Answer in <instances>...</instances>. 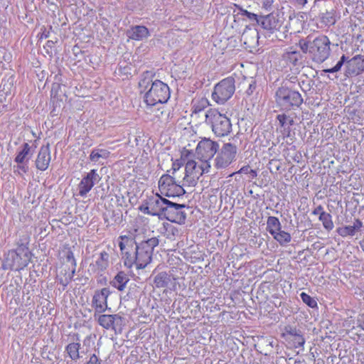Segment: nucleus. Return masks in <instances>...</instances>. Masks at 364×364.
Listing matches in <instances>:
<instances>
[{
	"mask_svg": "<svg viewBox=\"0 0 364 364\" xmlns=\"http://www.w3.org/2000/svg\"><path fill=\"white\" fill-rule=\"evenodd\" d=\"M118 240L122 259L124 266L129 269L134 265L136 269L145 268L151 262L154 249L159 242L155 237L139 243L127 235H120Z\"/></svg>",
	"mask_w": 364,
	"mask_h": 364,
	"instance_id": "obj_1",
	"label": "nucleus"
},
{
	"mask_svg": "<svg viewBox=\"0 0 364 364\" xmlns=\"http://www.w3.org/2000/svg\"><path fill=\"white\" fill-rule=\"evenodd\" d=\"M154 75L152 71H145L139 82L140 92H145L144 102L150 107L162 105L170 97L168 86L159 80H154Z\"/></svg>",
	"mask_w": 364,
	"mask_h": 364,
	"instance_id": "obj_2",
	"label": "nucleus"
},
{
	"mask_svg": "<svg viewBox=\"0 0 364 364\" xmlns=\"http://www.w3.org/2000/svg\"><path fill=\"white\" fill-rule=\"evenodd\" d=\"M330 45L328 38L323 35H320L313 40L309 36L306 41H299L301 50L305 53H309L312 60L319 63L324 62L329 56Z\"/></svg>",
	"mask_w": 364,
	"mask_h": 364,
	"instance_id": "obj_3",
	"label": "nucleus"
},
{
	"mask_svg": "<svg viewBox=\"0 0 364 364\" xmlns=\"http://www.w3.org/2000/svg\"><path fill=\"white\" fill-rule=\"evenodd\" d=\"M274 100L277 107L284 112L294 110L304 102V99L299 92L289 88L287 83H282L276 90Z\"/></svg>",
	"mask_w": 364,
	"mask_h": 364,
	"instance_id": "obj_4",
	"label": "nucleus"
},
{
	"mask_svg": "<svg viewBox=\"0 0 364 364\" xmlns=\"http://www.w3.org/2000/svg\"><path fill=\"white\" fill-rule=\"evenodd\" d=\"M31 259V252L28 247L21 244L16 250H9L4 257V269L20 271L26 267Z\"/></svg>",
	"mask_w": 364,
	"mask_h": 364,
	"instance_id": "obj_5",
	"label": "nucleus"
},
{
	"mask_svg": "<svg viewBox=\"0 0 364 364\" xmlns=\"http://www.w3.org/2000/svg\"><path fill=\"white\" fill-rule=\"evenodd\" d=\"M205 123L211 127L213 132L218 137H224L232 132L230 119L216 109H209L205 112Z\"/></svg>",
	"mask_w": 364,
	"mask_h": 364,
	"instance_id": "obj_6",
	"label": "nucleus"
},
{
	"mask_svg": "<svg viewBox=\"0 0 364 364\" xmlns=\"http://www.w3.org/2000/svg\"><path fill=\"white\" fill-rule=\"evenodd\" d=\"M181 177L164 174L159 181V188L162 195L166 197L181 196L186 193L181 184L180 178Z\"/></svg>",
	"mask_w": 364,
	"mask_h": 364,
	"instance_id": "obj_7",
	"label": "nucleus"
},
{
	"mask_svg": "<svg viewBox=\"0 0 364 364\" xmlns=\"http://www.w3.org/2000/svg\"><path fill=\"white\" fill-rule=\"evenodd\" d=\"M235 90V79L231 77L225 78L214 87L212 98L216 103L223 105L232 96Z\"/></svg>",
	"mask_w": 364,
	"mask_h": 364,
	"instance_id": "obj_8",
	"label": "nucleus"
},
{
	"mask_svg": "<svg viewBox=\"0 0 364 364\" xmlns=\"http://www.w3.org/2000/svg\"><path fill=\"white\" fill-rule=\"evenodd\" d=\"M217 153L214 160L215 168H225L236 160L237 146L230 142L225 143Z\"/></svg>",
	"mask_w": 364,
	"mask_h": 364,
	"instance_id": "obj_9",
	"label": "nucleus"
},
{
	"mask_svg": "<svg viewBox=\"0 0 364 364\" xmlns=\"http://www.w3.org/2000/svg\"><path fill=\"white\" fill-rule=\"evenodd\" d=\"M219 149V144L217 141L209 138L202 139L198 144L196 149V156L201 161L209 162L215 155Z\"/></svg>",
	"mask_w": 364,
	"mask_h": 364,
	"instance_id": "obj_10",
	"label": "nucleus"
},
{
	"mask_svg": "<svg viewBox=\"0 0 364 364\" xmlns=\"http://www.w3.org/2000/svg\"><path fill=\"white\" fill-rule=\"evenodd\" d=\"M284 14L279 11H274L267 15L262 16L260 25L261 27L274 33L279 31L284 23Z\"/></svg>",
	"mask_w": 364,
	"mask_h": 364,
	"instance_id": "obj_11",
	"label": "nucleus"
},
{
	"mask_svg": "<svg viewBox=\"0 0 364 364\" xmlns=\"http://www.w3.org/2000/svg\"><path fill=\"white\" fill-rule=\"evenodd\" d=\"M186 207V205L184 204H178L169 200L163 218L172 223L184 224L186 219V213L183 209Z\"/></svg>",
	"mask_w": 364,
	"mask_h": 364,
	"instance_id": "obj_12",
	"label": "nucleus"
},
{
	"mask_svg": "<svg viewBox=\"0 0 364 364\" xmlns=\"http://www.w3.org/2000/svg\"><path fill=\"white\" fill-rule=\"evenodd\" d=\"M111 291L109 288L105 287L100 290H96L92 296V307L96 315L105 312L108 308L107 299Z\"/></svg>",
	"mask_w": 364,
	"mask_h": 364,
	"instance_id": "obj_13",
	"label": "nucleus"
},
{
	"mask_svg": "<svg viewBox=\"0 0 364 364\" xmlns=\"http://www.w3.org/2000/svg\"><path fill=\"white\" fill-rule=\"evenodd\" d=\"M364 71V54L357 55L348 60L346 65L345 75L348 77L356 76Z\"/></svg>",
	"mask_w": 364,
	"mask_h": 364,
	"instance_id": "obj_14",
	"label": "nucleus"
},
{
	"mask_svg": "<svg viewBox=\"0 0 364 364\" xmlns=\"http://www.w3.org/2000/svg\"><path fill=\"white\" fill-rule=\"evenodd\" d=\"M147 200L150 204V209L153 212V215L159 216V218H163L165 209L166 208L169 200L163 198L158 193L149 196Z\"/></svg>",
	"mask_w": 364,
	"mask_h": 364,
	"instance_id": "obj_15",
	"label": "nucleus"
},
{
	"mask_svg": "<svg viewBox=\"0 0 364 364\" xmlns=\"http://www.w3.org/2000/svg\"><path fill=\"white\" fill-rule=\"evenodd\" d=\"M94 318L98 324L106 329H116V326L121 325L122 318L118 314H102L96 315L94 313Z\"/></svg>",
	"mask_w": 364,
	"mask_h": 364,
	"instance_id": "obj_16",
	"label": "nucleus"
},
{
	"mask_svg": "<svg viewBox=\"0 0 364 364\" xmlns=\"http://www.w3.org/2000/svg\"><path fill=\"white\" fill-rule=\"evenodd\" d=\"M100 179L96 170H91L85 177L82 178L78 185L79 195L85 196L92 189L95 183Z\"/></svg>",
	"mask_w": 364,
	"mask_h": 364,
	"instance_id": "obj_17",
	"label": "nucleus"
},
{
	"mask_svg": "<svg viewBox=\"0 0 364 364\" xmlns=\"http://www.w3.org/2000/svg\"><path fill=\"white\" fill-rule=\"evenodd\" d=\"M259 32L255 28L247 26L241 36V41L249 48H255L258 46Z\"/></svg>",
	"mask_w": 364,
	"mask_h": 364,
	"instance_id": "obj_18",
	"label": "nucleus"
},
{
	"mask_svg": "<svg viewBox=\"0 0 364 364\" xmlns=\"http://www.w3.org/2000/svg\"><path fill=\"white\" fill-rule=\"evenodd\" d=\"M50 151L49 144L41 147L36 160V166L40 171H46L50 162Z\"/></svg>",
	"mask_w": 364,
	"mask_h": 364,
	"instance_id": "obj_19",
	"label": "nucleus"
},
{
	"mask_svg": "<svg viewBox=\"0 0 364 364\" xmlns=\"http://www.w3.org/2000/svg\"><path fill=\"white\" fill-rule=\"evenodd\" d=\"M78 335L76 336V341L68 343L65 348V352L73 361H77L83 357L85 352L82 349Z\"/></svg>",
	"mask_w": 364,
	"mask_h": 364,
	"instance_id": "obj_20",
	"label": "nucleus"
},
{
	"mask_svg": "<svg viewBox=\"0 0 364 364\" xmlns=\"http://www.w3.org/2000/svg\"><path fill=\"white\" fill-rule=\"evenodd\" d=\"M75 273V268L70 267L67 264L63 265L56 279L58 282L62 285L63 290L71 282Z\"/></svg>",
	"mask_w": 364,
	"mask_h": 364,
	"instance_id": "obj_21",
	"label": "nucleus"
},
{
	"mask_svg": "<svg viewBox=\"0 0 364 364\" xmlns=\"http://www.w3.org/2000/svg\"><path fill=\"white\" fill-rule=\"evenodd\" d=\"M33 154L32 146L28 143H23L18 151L14 161L16 164L28 163Z\"/></svg>",
	"mask_w": 364,
	"mask_h": 364,
	"instance_id": "obj_22",
	"label": "nucleus"
},
{
	"mask_svg": "<svg viewBox=\"0 0 364 364\" xmlns=\"http://www.w3.org/2000/svg\"><path fill=\"white\" fill-rule=\"evenodd\" d=\"M127 36L133 40L141 41L149 36V30L144 26H135L127 31Z\"/></svg>",
	"mask_w": 364,
	"mask_h": 364,
	"instance_id": "obj_23",
	"label": "nucleus"
},
{
	"mask_svg": "<svg viewBox=\"0 0 364 364\" xmlns=\"http://www.w3.org/2000/svg\"><path fill=\"white\" fill-rule=\"evenodd\" d=\"M172 280L175 281L176 278L166 272H161L155 276L154 284L156 288H166L169 286Z\"/></svg>",
	"mask_w": 364,
	"mask_h": 364,
	"instance_id": "obj_24",
	"label": "nucleus"
},
{
	"mask_svg": "<svg viewBox=\"0 0 364 364\" xmlns=\"http://www.w3.org/2000/svg\"><path fill=\"white\" fill-rule=\"evenodd\" d=\"M235 6L238 10V14L241 16L245 17L244 20L249 21L253 26L260 25L262 16H259L256 14L250 12L247 10L243 9L240 5L235 4Z\"/></svg>",
	"mask_w": 364,
	"mask_h": 364,
	"instance_id": "obj_25",
	"label": "nucleus"
},
{
	"mask_svg": "<svg viewBox=\"0 0 364 364\" xmlns=\"http://www.w3.org/2000/svg\"><path fill=\"white\" fill-rule=\"evenodd\" d=\"M129 281V278L128 275L125 272L121 271L119 272L110 282V284L119 291H122L126 288V285Z\"/></svg>",
	"mask_w": 364,
	"mask_h": 364,
	"instance_id": "obj_26",
	"label": "nucleus"
},
{
	"mask_svg": "<svg viewBox=\"0 0 364 364\" xmlns=\"http://www.w3.org/2000/svg\"><path fill=\"white\" fill-rule=\"evenodd\" d=\"M302 58L301 54L299 51L286 52L282 55V60L287 65L296 66Z\"/></svg>",
	"mask_w": 364,
	"mask_h": 364,
	"instance_id": "obj_27",
	"label": "nucleus"
},
{
	"mask_svg": "<svg viewBox=\"0 0 364 364\" xmlns=\"http://www.w3.org/2000/svg\"><path fill=\"white\" fill-rule=\"evenodd\" d=\"M281 228V223L277 217H268L267 220V230L272 235L279 231Z\"/></svg>",
	"mask_w": 364,
	"mask_h": 364,
	"instance_id": "obj_28",
	"label": "nucleus"
},
{
	"mask_svg": "<svg viewBox=\"0 0 364 364\" xmlns=\"http://www.w3.org/2000/svg\"><path fill=\"white\" fill-rule=\"evenodd\" d=\"M110 155V152L105 149L96 148L94 149L90 155V159L94 162H98L100 159H106Z\"/></svg>",
	"mask_w": 364,
	"mask_h": 364,
	"instance_id": "obj_29",
	"label": "nucleus"
},
{
	"mask_svg": "<svg viewBox=\"0 0 364 364\" xmlns=\"http://www.w3.org/2000/svg\"><path fill=\"white\" fill-rule=\"evenodd\" d=\"M301 331L297 329L296 327H294L291 325H287L284 327L282 329V333L281 334L282 338H283L287 341L291 339L294 336H296Z\"/></svg>",
	"mask_w": 364,
	"mask_h": 364,
	"instance_id": "obj_30",
	"label": "nucleus"
},
{
	"mask_svg": "<svg viewBox=\"0 0 364 364\" xmlns=\"http://www.w3.org/2000/svg\"><path fill=\"white\" fill-rule=\"evenodd\" d=\"M274 239L276 240L281 245H284L291 241V235L284 230H280L272 235Z\"/></svg>",
	"mask_w": 364,
	"mask_h": 364,
	"instance_id": "obj_31",
	"label": "nucleus"
},
{
	"mask_svg": "<svg viewBox=\"0 0 364 364\" xmlns=\"http://www.w3.org/2000/svg\"><path fill=\"white\" fill-rule=\"evenodd\" d=\"M109 257V254L105 251L100 253V257L95 262L99 270L103 271L108 267Z\"/></svg>",
	"mask_w": 364,
	"mask_h": 364,
	"instance_id": "obj_32",
	"label": "nucleus"
},
{
	"mask_svg": "<svg viewBox=\"0 0 364 364\" xmlns=\"http://www.w3.org/2000/svg\"><path fill=\"white\" fill-rule=\"evenodd\" d=\"M319 220L322 222L323 228L327 230L330 231L333 230L334 225L332 221V216L331 214L326 213L321 214L318 218Z\"/></svg>",
	"mask_w": 364,
	"mask_h": 364,
	"instance_id": "obj_33",
	"label": "nucleus"
},
{
	"mask_svg": "<svg viewBox=\"0 0 364 364\" xmlns=\"http://www.w3.org/2000/svg\"><path fill=\"white\" fill-rule=\"evenodd\" d=\"M347 61H348V58L345 55H343L341 57L340 60L337 62V63L336 64L335 66H333L331 68L323 69L322 70V72L325 73H337L341 70V69L343 67V65H344V63H346Z\"/></svg>",
	"mask_w": 364,
	"mask_h": 364,
	"instance_id": "obj_34",
	"label": "nucleus"
},
{
	"mask_svg": "<svg viewBox=\"0 0 364 364\" xmlns=\"http://www.w3.org/2000/svg\"><path fill=\"white\" fill-rule=\"evenodd\" d=\"M202 164L200 165L197 164V168H196V173L192 174L193 178H197L200 176H202L205 173H208L210 168V162L201 161Z\"/></svg>",
	"mask_w": 364,
	"mask_h": 364,
	"instance_id": "obj_35",
	"label": "nucleus"
},
{
	"mask_svg": "<svg viewBox=\"0 0 364 364\" xmlns=\"http://www.w3.org/2000/svg\"><path fill=\"white\" fill-rule=\"evenodd\" d=\"M197 163L193 160H188L185 167V175L183 179H187L190 176L196 173Z\"/></svg>",
	"mask_w": 364,
	"mask_h": 364,
	"instance_id": "obj_36",
	"label": "nucleus"
},
{
	"mask_svg": "<svg viewBox=\"0 0 364 364\" xmlns=\"http://www.w3.org/2000/svg\"><path fill=\"white\" fill-rule=\"evenodd\" d=\"M336 232L339 235H341L343 237H347V236H353L355 234V231L352 228L351 225H348L345 227L338 228L336 230Z\"/></svg>",
	"mask_w": 364,
	"mask_h": 364,
	"instance_id": "obj_37",
	"label": "nucleus"
},
{
	"mask_svg": "<svg viewBox=\"0 0 364 364\" xmlns=\"http://www.w3.org/2000/svg\"><path fill=\"white\" fill-rule=\"evenodd\" d=\"M300 297L304 303H305L308 306L311 308H316L317 307V302L316 301L307 294L306 293L302 292L300 294Z\"/></svg>",
	"mask_w": 364,
	"mask_h": 364,
	"instance_id": "obj_38",
	"label": "nucleus"
},
{
	"mask_svg": "<svg viewBox=\"0 0 364 364\" xmlns=\"http://www.w3.org/2000/svg\"><path fill=\"white\" fill-rule=\"evenodd\" d=\"M289 341L293 342L294 347L295 348L303 347L305 343V338H304L301 331L297 333L296 336H294Z\"/></svg>",
	"mask_w": 364,
	"mask_h": 364,
	"instance_id": "obj_39",
	"label": "nucleus"
},
{
	"mask_svg": "<svg viewBox=\"0 0 364 364\" xmlns=\"http://www.w3.org/2000/svg\"><path fill=\"white\" fill-rule=\"evenodd\" d=\"M28 170V167L27 166V163L17 164L16 166H14V173L23 176V173H26Z\"/></svg>",
	"mask_w": 364,
	"mask_h": 364,
	"instance_id": "obj_40",
	"label": "nucleus"
},
{
	"mask_svg": "<svg viewBox=\"0 0 364 364\" xmlns=\"http://www.w3.org/2000/svg\"><path fill=\"white\" fill-rule=\"evenodd\" d=\"M322 21L326 25H333L335 23V18L332 12L326 11L322 15Z\"/></svg>",
	"mask_w": 364,
	"mask_h": 364,
	"instance_id": "obj_41",
	"label": "nucleus"
},
{
	"mask_svg": "<svg viewBox=\"0 0 364 364\" xmlns=\"http://www.w3.org/2000/svg\"><path fill=\"white\" fill-rule=\"evenodd\" d=\"M61 86L60 84H53L51 89V98L53 100V102H55V100H58V92L60 90Z\"/></svg>",
	"mask_w": 364,
	"mask_h": 364,
	"instance_id": "obj_42",
	"label": "nucleus"
},
{
	"mask_svg": "<svg viewBox=\"0 0 364 364\" xmlns=\"http://www.w3.org/2000/svg\"><path fill=\"white\" fill-rule=\"evenodd\" d=\"M139 210L144 213L153 215V212L150 209V204L147 199L144 202V203L141 205H140Z\"/></svg>",
	"mask_w": 364,
	"mask_h": 364,
	"instance_id": "obj_43",
	"label": "nucleus"
},
{
	"mask_svg": "<svg viewBox=\"0 0 364 364\" xmlns=\"http://www.w3.org/2000/svg\"><path fill=\"white\" fill-rule=\"evenodd\" d=\"M66 260L68 262H70L71 267H73V268L76 269L77 263H76V260H75V259L74 257L73 252L72 251L69 250L67 252Z\"/></svg>",
	"mask_w": 364,
	"mask_h": 364,
	"instance_id": "obj_44",
	"label": "nucleus"
},
{
	"mask_svg": "<svg viewBox=\"0 0 364 364\" xmlns=\"http://www.w3.org/2000/svg\"><path fill=\"white\" fill-rule=\"evenodd\" d=\"M181 166H182L181 161H180L178 160H176V161H174L172 164V168H171L172 175L171 176H175L176 173L180 171Z\"/></svg>",
	"mask_w": 364,
	"mask_h": 364,
	"instance_id": "obj_45",
	"label": "nucleus"
},
{
	"mask_svg": "<svg viewBox=\"0 0 364 364\" xmlns=\"http://www.w3.org/2000/svg\"><path fill=\"white\" fill-rule=\"evenodd\" d=\"M85 364H102V360L95 354H92Z\"/></svg>",
	"mask_w": 364,
	"mask_h": 364,
	"instance_id": "obj_46",
	"label": "nucleus"
},
{
	"mask_svg": "<svg viewBox=\"0 0 364 364\" xmlns=\"http://www.w3.org/2000/svg\"><path fill=\"white\" fill-rule=\"evenodd\" d=\"M277 119L279 121V124L284 127L287 123L288 117L285 114H278Z\"/></svg>",
	"mask_w": 364,
	"mask_h": 364,
	"instance_id": "obj_47",
	"label": "nucleus"
},
{
	"mask_svg": "<svg viewBox=\"0 0 364 364\" xmlns=\"http://www.w3.org/2000/svg\"><path fill=\"white\" fill-rule=\"evenodd\" d=\"M112 214L115 217L114 223L119 224L122 220V215L120 212L116 213L114 210L112 212Z\"/></svg>",
	"mask_w": 364,
	"mask_h": 364,
	"instance_id": "obj_48",
	"label": "nucleus"
},
{
	"mask_svg": "<svg viewBox=\"0 0 364 364\" xmlns=\"http://www.w3.org/2000/svg\"><path fill=\"white\" fill-rule=\"evenodd\" d=\"M352 228L354 229V230L355 232L358 231L360 230V228H362L363 226V223L361 222V220H360L359 219H356L354 223H353V225H351Z\"/></svg>",
	"mask_w": 364,
	"mask_h": 364,
	"instance_id": "obj_49",
	"label": "nucleus"
},
{
	"mask_svg": "<svg viewBox=\"0 0 364 364\" xmlns=\"http://www.w3.org/2000/svg\"><path fill=\"white\" fill-rule=\"evenodd\" d=\"M262 7L265 9H269L272 7L274 0H261Z\"/></svg>",
	"mask_w": 364,
	"mask_h": 364,
	"instance_id": "obj_50",
	"label": "nucleus"
},
{
	"mask_svg": "<svg viewBox=\"0 0 364 364\" xmlns=\"http://www.w3.org/2000/svg\"><path fill=\"white\" fill-rule=\"evenodd\" d=\"M323 213H326V212L323 210V208L322 207V205H318L313 211H312V214L313 215H321V214Z\"/></svg>",
	"mask_w": 364,
	"mask_h": 364,
	"instance_id": "obj_51",
	"label": "nucleus"
},
{
	"mask_svg": "<svg viewBox=\"0 0 364 364\" xmlns=\"http://www.w3.org/2000/svg\"><path fill=\"white\" fill-rule=\"evenodd\" d=\"M250 169L251 168H250V166H248V165L244 166L237 172H236L235 173H245V174H247L248 173H250Z\"/></svg>",
	"mask_w": 364,
	"mask_h": 364,
	"instance_id": "obj_52",
	"label": "nucleus"
},
{
	"mask_svg": "<svg viewBox=\"0 0 364 364\" xmlns=\"http://www.w3.org/2000/svg\"><path fill=\"white\" fill-rule=\"evenodd\" d=\"M256 85L255 83L253 82L252 83H250L249 85V88L247 90V93L250 95L252 94L253 91L255 90Z\"/></svg>",
	"mask_w": 364,
	"mask_h": 364,
	"instance_id": "obj_53",
	"label": "nucleus"
},
{
	"mask_svg": "<svg viewBox=\"0 0 364 364\" xmlns=\"http://www.w3.org/2000/svg\"><path fill=\"white\" fill-rule=\"evenodd\" d=\"M164 113L166 114V116H167V117H168V115H169V112H165L164 110L161 111V112H160V113H157V114H156V116L158 118H159V119H162V118L164 117Z\"/></svg>",
	"mask_w": 364,
	"mask_h": 364,
	"instance_id": "obj_54",
	"label": "nucleus"
},
{
	"mask_svg": "<svg viewBox=\"0 0 364 364\" xmlns=\"http://www.w3.org/2000/svg\"><path fill=\"white\" fill-rule=\"evenodd\" d=\"M250 175V177L253 179L255 178L257 176V173L256 170L250 169V173H248Z\"/></svg>",
	"mask_w": 364,
	"mask_h": 364,
	"instance_id": "obj_55",
	"label": "nucleus"
},
{
	"mask_svg": "<svg viewBox=\"0 0 364 364\" xmlns=\"http://www.w3.org/2000/svg\"><path fill=\"white\" fill-rule=\"evenodd\" d=\"M296 2L301 6H304L307 3V0H295Z\"/></svg>",
	"mask_w": 364,
	"mask_h": 364,
	"instance_id": "obj_56",
	"label": "nucleus"
},
{
	"mask_svg": "<svg viewBox=\"0 0 364 364\" xmlns=\"http://www.w3.org/2000/svg\"><path fill=\"white\" fill-rule=\"evenodd\" d=\"M183 173H183V172H182V174H180V173H179V171H178V172H177V173H176V175H175V176H178V177L181 176V178H180V181L182 182V181H185V180H186V179H183V178L184 177V176H183Z\"/></svg>",
	"mask_w": 364,
	"mask_h": 364,
	"instance_id": "obj_57",
	"label": "nucleus"
},
{
	"mask_svg": "<svg viewBox=\"0 0 364 364\" xmlns=\"http://www.w3.org/2000/svg\"><path fill=\"white\" fill-rule=\"evenodd\" d=\"M287 120H288V124H289V125H292V124H294V120H293V119H292V118H289V117H288V119H287Z\"/></svg>",
	"mask_w": 364,
	"mask_h": 364,
	"instance_id": "obj_58",
	"label": "nucleus"
},
{
	"mask_svg": "<svg viewBox=\"0 0 364 364\" xmlns=\"http://www.w3.org/2000/svg\"><path fill=\"white\" fill-rule=\"evenodd\" d=\"M360 247L364 252V238L360 242Z\"/></svg>",
	"mask_w": 364,
	"mask_h": 364,
	"instance_id": "obj_59",
	"label": "nucleus"
},
{
	"mask_svg": "<svg viewBox=\"0 0 364 364\" xmlns=\"http://www.w3.org/2000/svg\"><path fill=\"white\" fill-rule=\"evenodd\" d=\"M289 19L291 21H298V18H296L295 16L294 18H292L291 16H289Z\"/></svg>",
	"mask_w": 364,
	"mask_h": 364,
	"instance_id": "obj_60",
	"label": "nucleus"
},
{
	"mask_svg": "<svg viewBox=\"0 0 364 364\" xmlns=\"http://www.w3.org/2000/svg\"><path fill=\"white\" fill-rule=\"evenodd\" d=\"M362 318H363V322H362V324L360 325L361 328L363 330H364V314L362 316Z\"/></svg>",
	"mask_w": 364,
	"mask_h": 364,
	"instance_id": "obj_61",
	"label": "nucleus"
}]
</instances>
